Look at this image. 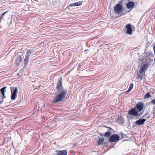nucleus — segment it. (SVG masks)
<instances>
[{"label": "nucleus", "instance_id": "nucleus-11", "mask_svg": "<svg viewBox=\"0 0 155 155\" xmlns=\"http://www.w3.org/2000/svg\"><path fill=\"white\" fill-rule=\"evenodd\" d=\"M135 5L134 2H128L127 4V8L128 9H132L133 8Z\"/></svg>", "mask_w": 155, "mask_h": 155}, {"label": "nucleus", "instance_id": "nucleus-22", "mask_svg": "<svg viewBox=\"0 0 155 155\" xmlns=\"http://www.w3.org/2000/svg\"><path fill=\"white\" fill-rule=\"evenodd\" d=\"M31 51L29 50H27V55H26V56H28V57H29V56L31 54Z\"/></svg>", "mask_w": 155, "mask_h": 155}, {"label": "nucleus", "instance_id": "nucleus-21", "mask_svg": "<svg viewBox=\"0 0 155 155\" xmlns=\"http://www.w3.org/2000/svg\"><path fill=\"white\" fill-rule=\"evenodd\" d=\"M151 96L149 93L147 92L146 94L144 96V99L150 97Z\"/></svg>", "mask_w": 155, "mask_h": 155}, {"label": "nucleus", "instance_id": "nucleus-10", "mask_svg": "<svg viewBox=\"0 0 155 155\" xmlns=\"http://www.w3.org/2000/svg\"><path fill=\"white\" fill-rule=\"evenodd\" d=\"M146 121V120L143 119H139V120H137L135 122V123L137 125H143L144 124L145 122Z\"/></svg>", "mask_w": 155, "mask_h": 155}, {"label": "nucleus", "instance_id": "nucleus-13", "mask_svg": "<svg viewBox=\"0 0 155 155\" xmlns=\"http://www.w3.org/2000/svg\"><path fill=\"white\" fill-rule=\"evenodd\" d=\"M22 56L18 57L16 59L15 63L16 65H18L21 62L22 60Z\"/></svg>", "mask_w": 155, "mask_h": 155}, {"label": "nucleus", "instance_id": "nucleus-19", "mask_svg": "<svg viewBox=\"0 0 155 155\" xmlns=\"http://www.w3.org/2000/svg\"><path fill=\"white\" fill-rule=\"evenodd\" d=\"M133 83H131L130 84V86L128 90L127 91V92L130 91L133 88Z\"/></svg>", "mask_w": 155, "mask_h": 155}, {"label": "nucleus", "instance_id": "nucleus-29", "mask_svg": "<svg viewBox=\"0 0 155 155\" xmlns=\"http://www.w3.org/2000/svg\"><path fill=\"white\" fill-rule=\"evenodd\" d=\"M87 50H85L84 51H86Z\"/></svg>", "mask_w": 155, "mask_h": 155}, {"label": "nucleus", "instance_id": "nucleus-26", "mask_svg": "<svg viewBox=\"0 0 155 155\" xmlns=\"http://www.w3.org/2000/svg\"><path fill=\"white\" fill-rule=\"evenodd\" d=\"M77 143H74L73 144V147H74L75 146H77Z\"/></svg>", "mask_w": 155, "mask_h": 155}, {"label": "nucleus", "instance_id": "nucleus-17", "mask_svg": "<svg viewBox=\"0 0 155 155\" xmlns=\"http://www.w3.org/2000/svg\"><path fill=\"white\" fill-rule=\"evenodd\" d=\"M29 57H28V56H26V57L25 58L24 61V64L25 65H26L27 64L29 60Z\"/></svg>", "mask_w": 155, "mask_h": 155}, {"label": "nucleus", "instance_id": "nucleus-14", "mask_svg": "<svg viewBox=\"0 0 155 155\" xmlns=\"http://www.w3.org/2000/svg\"><path fill=\"white\" fill-rule=\"evenodd\" d=\"M104 141V139L103 138L99 137L97 140V145H99L103 144V143Z\"/></svg>", "mask_w": 155, "mask_h": 155}, {"label": "nucleus", "instance_id": "nucleus-4", "mask_svg": "<svg viewBox=\"0 0 155 155\" xmlns=\"http://www.w3.org/2000/svg\"><path fill=\"white\" fill-rule=\"evenodd\" d=\"M114 10L116 13L119 14L122 12L123 7L121 5L119 4H117L115 6Z\"/></svg>", "mask_w": 155, "mask_h": 155}, {"label": "nucleus", "instance_id": "nucleus-30", "mask_svg": "<svg viewBox=\"0 0 155 155\" xmlns=\"http://www.w3.org/2000/svg\"><path fill=\"white\" fill-rule=\"evenodd\" d=\"M154 60V62H155V57Z\"/></svg>", "mask_w": 155, "mask_h": 155}, {"label": "nucleus", "instance_id": "nucleus-2", "mask_svg": "<svg viewBox=\"0 0 155 155\" xmlns=\"http://www.w3.org/2000/svg\"><path fill=\"white\" fill-rule=\"evenodd\" d=\"M120 137L117 134H114L109 137V141L110 142H117L120 140Z\"/></svg>", "mask_w": 155, "mask_h": 155}, {"label": "nucleus", "instance_id": "nucleus-5", "mask_svg": "<svg viewBox=\"0 0 155 155\" xmlns=\"http://www.w3.org/2000/svg\"><path fill=\"white\" fill-rule=\"evenodd\" d=\"M13 89H14L13 91H12V89H11V91L12 93V95L11 97V99L12 100H14L17 97V94L18 93V89L17 87L14 88H13Z\"/></svg>", "mask_w": 155, "mask_h": 155}, {"label": "nucleus", "instance_id": "nucleus-28", "mask_svg": "<svg viewBox=\"0 0 155 155\" xmlns=\"http://www.w3.org/2000/svg\"><path fill=\"white\" fill-rule=\"evenodd\" d=\"M121 134H122V137H123V134L122 133H121Z\"/></svg>", "mask_w": 155, "mask_h": 155}, {"label": "nucleus", "instance_id": "nucleus-20", "mask_svg": "<svg viewBox=\"0 0 155 155\" xmlns=\"http://www.w3.org/2000/svg\"><path fill=\"white\" fill-rule=\"evenodd\" d=\"M143 117L145 118L146 120L147 119L150 118V115L149 114L147 113H146L144 114L143 116Z\"/></svg>", "mask_w": 155, "mask_h": 155}, {"label": "nucleus", "instance_id": "nucleus-9", "mask_svg": "<svg viewBox=\"0 0 155 155\" xmlns=\"http://www.w3.org/2000/svg\"><path fill=\"white\" fill-rule=\"evenodd\" d=\"M149 66V64H145L142 66L140 69L139 72V73H144V71L146 70Z\"/></svg>", "mask_w": 155, "mask_h": 155}, {"label": "nucleus", "instance_id": "nucleus-3", "mask_svg": "<svg viewBox=\"0 0 155 155\" xmlns=\"http://www.w3.org/2000/svg\"><path fill=\"white\" fill-rule=\"evenodd\" d=\"M6 87H4L0 89V104L3 102V99L6 97L5 95V91Z\"/></svg>", "mask_w": 155, "mask_h": 155}, {"label": "nucleus", "instance_id": "nucleus-23", "mask_svg": "<svg viewBox=\"0 0 155 155\" xmlns=\"http://www.w3.org/2000/svg\"><path fill=\"white\" fill-rule=\"evenodd\" d=\"M151 103L155 105V99H154L151 101Z\"/></svg>", "mask_w": 155, "mask_h": 155}, {"label": "nucleus", "instance_id": "nucleus-16", "mask_svg": "<svg viewBox=\"0 0 155 155\" xmlns=\"http://www.w3.org/2000/svg\"><path fill=\"white\" fill-rule=\"evenodd\" d=\"M143 74V73H139V74H137V78L138 80L140 79V80H142Z\"/></svg>", "mask_w": 155, "mask_h": 155}, {"label": "nucleus", "instance_id": "nucleus-1", "mask_svg": "<svg viewBox=\"0 0 155 155\" xmlns=\"http://www.w3.org/2000/svg\"><path fill=\"white\" fill-rule=\"evenodd\" d=\"M57 91L58 92H60L57 95L52 101V103H55L59 101H61L66 95V91L63 89L62 85V79L61 78L57 84L56 87Z\"/></svg>", "mask_w": 155, "mask_h": 155}, {"label": "nucleus", "instance_id": "nucleus-7", "mask_svg": "<svg viewBox=\"0 0 155 155\" xmlns=\"http://www.w3.org/2000/svg\"><path fill=\"white\" fill-rule=\"evenodd\" d=\"M135 106L137 111L140 112L143 108L144 103L142 102H139L136 104Z\"/></svg>", "mask_w": 155, "mask_h": 155}, {"label": "nucleus", "instance_id": "nucleus-12", "mask_svg": "<svg viewBox=\"0 0 155 155\" xmlns=\"http://www.w3.org/2000/svg\"><path fill=\"white\" fill-rule=\"evenodd\" d=\"M67 151L66 150L57 151V155H67Z\"/></svg>", "mask_w": 155, "mask_h": 155}, {"label": "nucleus", "instance_id": "nucleus-6", "mask_svg": "<svg viewBox=\"0 0 155 155\" xmlns=\"http://www.w3.org/2000/svg\"><path fill=\"white\" fill-rule=\"evenodd\" d=\"M138 112H139L136 110V108H133L131 109L128 111V114L136 116L138 115Z\"/></svg>", "mask_w": 155, "mask_h": 155}, {"label": "nucleus", "instance_id": "nucleus-27", "mask_svg": "<svg viewBox=\"0 0 155 155\" xmlns=\"http://www.w3.org/2000/svg\"><path fill=\"white\" fill-rule=\"evenodd\" d=\"M2 18H3V17L1 16L0 17V21H1V19H2Z\"/></svg>", "mask_w": 155, "mask_h": 155}, {"label": "nucleus", "instance_id": "nucleus-18", "mask_svg": "<svg viewBox=\"0 0 155 155\" xmlns=\"http://www.w3.org/2000/svg\"><path fill=\"white\" fill-rule=\"evenodd\" d=\"M111 134L109 132H107L104 134V136L105 137L107 138L108 137H110L111 136Z\"/></svg>", "mask_w": 155, "mask_h": 155}, {"label": "nucleus", "instance_id": "nucleus-25", "mask_svg": "<svg viewBox=\"0 0 155 155\" xmlns=\"http://www.w3.org/2000/svg\"><path fill=\"white\" fill-rule=\"evenodd\" d=\"M8 12V11L5 12L4 13H3L2 15V16L3 17V16Z\"/></svg>", "mask_w": 155, "mask_h": 155}, {"label": "nucleus", "instance_id": "nucleus-8", "mask_svg": "<svg viewBox=\"0 0 155 155\" xmlns=\"http://www.w3.org/2000/svg\"><path fill=\"white\" fill-rule=\"evenodd\" d=\"M126 27L127 29V33L129 35L132 34V29L130 24H127L126 26Z\"/></svg>", "mask_w": 155, "mask_h": 155}, {"label": "nucleus", "instance_id": "nucleus-24", "mask_svg": "<svg viewBox=\"0 0 155 155\" xmlns=\"http://www.w3.org/2000/svg\"><path fill=\"white\" fill-rule=\"evenodd\" d=\"M153 50L154 51V54L155 55V45H154L153 47Z\"/></svg>", "mask_w": 155, "mask_h": 155}, {"label": "nucleus", "instance_id": "nucleus-15", "mask_svg": "<svg viewBox=\"0 0 155 155\" xmlns=\"http://www.w3.org/2000/svg\"><path fill=\"white\" fill-rule=\"evenodd\" d=\"M82 2L79 1L74 3L71 4L70 5L71 6H79L81 5L82 4Z\"/></svg>", "mask_w": 155, "mask_h": 155}]
</instances>
